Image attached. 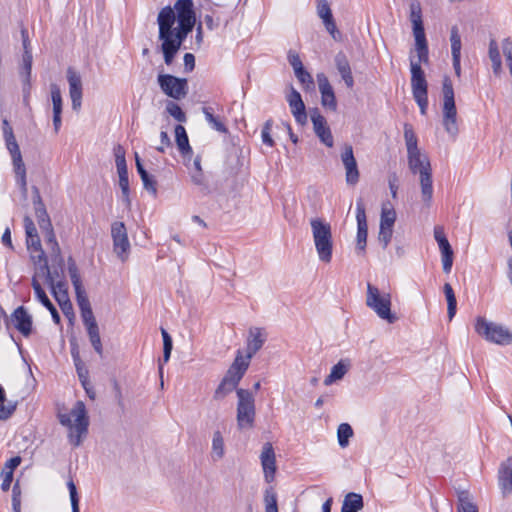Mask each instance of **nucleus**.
<instances>
[{
    "instance_id": "nucleus-38",
    "label": "nucleus",
    "mask_w": 512,
    "mask_h": 512,
    "mask_svg": "<svg viewBox=\"0 0 512 512\" xmlns=\"http://www.w3.org/2000/svg\"><path fill=\"white\" fill-rule=\"evenodd\" d=\"M49 286L58 304L70 300L68 297L67 284L64 281H62L61 279H59V281H55L54 279L53 283H50Z\"/></svg>"
},
{
    "instance_id": "nucleus-14",
    "label": "nucleus",
    "mask_w": 512,
    "mask_h": 512,
    "mask_svg": "<svg viewBox=\"0 0 512 512\" xmlns=\"http://www.w3.org/2000/svg\"><path fill=\"white\" fill-rule=\"evenodd\" d=\"M66 77L69 84V96L72 102V109L78 111L82 105L83 95L81 76L73 67H68Z\"/></svg>"
},
{
    "instance_id": "nucleus-40",
    "label": "nucleus",
    "mask_w": 512,
    "mask_h": 512,
    "mask_svg": "<svg viewBox=\"0 0 512 512\" xmlns=\"http://www.w3.org/2000/svg\"><path fill=\"white\" fill-rule=\"evenodd\" d=\"M348 371V364L343 361H339L331 369L330 374L324 379L326 386L331 385L333 382L342 379Z\"/></svg>"
},
{
    "instance_id": "nucleus-7",
    "label": "nucleus",
    "mask_w": 512,
    "mask_h": 512,
    "mask_svg": "<svg viewBox=\"0 0 512 512\" xmlns=\"http://www.w3.org/2000/svg\"><path fill=\"white\" fill-rule=\"evenodd\" d=\"M421 63L416 62L414 59L410 60L411 89L413 98L420 108V113L426 115L428 109V83L425 73L421 68Z\"/></svg>"
},
{
    "instance_id": "nucleus-51",
    "label": "nucleus",
    "mask_w": 512,
    "mask_h": 512,
    "mask_svg": "<svg viewBox=\"0 0 512 512\" xmlns=\"http://www.w3.org/2000/svg\"><path fill=\"white\" fill-rule=\"evenodd\" d=\"M203 113L206 121L218 132H226V126L214 116L213 109L211 107H203Z\"/></svg>"
},
{
    "instance_id": "nucleus-20",
    "label": "nucleus",
    "mask_w": 512,
    "mask_h": 512,
    "mask_svg": "<svg viewBox=\"0 0 512 512\" xmlns=\"http://www.w3.org/2000/svg\"><path fill=\"white\" fill-rule=\"evenodd\" d=\"M250 361V358L243 355L241 350H238L233 363L230 365L225 375L239 383L248 370Z\"/></svg>"
},
{
    "instance_id": "nucleus-44",
    "label": "nucleus",
    "mask_w": 512,
    "mask_h": 512,
    "mask_svg": "<svg viewBox=\"0 0 512 512\" xmlns=\"http://www.w3.org/2000/svg\"><path fill=\"white\" fill-rule=\"evenodd\" d=\"M32 62H33L32 52L23 53L22 63H21V68H20V75L23 78V81L25 84L30 83Z\"/></svg>"
},
{
    "instance_id": "nucleus-18",
    "label": "nucleus",
    "mask_w": 512,
    "mask_h": 512,
    "mask_svg": "<svg viewBox=\"0 0 512 512\" xmlns=\"http://www.w3.org/2000/svg\"><path fill=\"white\" fill-rule=\"evenodd\" d=\"M317 82L321 93V104L331 111L337 110V101L333 87L331 86L327 76L323 73L317 74Z\"/></svg>"
},
{
    "instance_id": "nucleus-11",
    "label": "nucleus",
    "mask_w": 512,
    "mask_h": 512,
    "mask_svg": "<svg viewBox=\"0 0 512 512\" xmlns=\"http://www.w3.org/2000/svg\"><path fill=\"white\" fill-rule=\"evenodd\" d=\"M158 84L163 93L176 100L184 98L188 92L187 80L170 74H159Z\"/></svg>"
},
{
    "instance_id": "nucleus-46",
    "label": "nucleus",
    "mask_w": 512,
    "mask_h": 512,
    "mask_svg": "<svg viewBox=\"0 0 512 512\" xmlns=\"http://www.w3.org/2000/svg\"><path fill=\"white\" fill-rule=\"evenodd\" d=\"M265 512H278L277 494L273 487H268L264 491Z\"/></svg>"
},
{
    "instance_id": "nucleus-58",
    "label": "nucleus",
    "mask_w": 512,
    "mask_h": 512,
    "mask_svg": "<svg viewBox=\"0 0 512 512\" xmlns=\"http://www.w3.org/2000/svg\"><path fill=\"white\" fill-rule=\"evenodd\" d=\"M393 235V227L380 226L378 240L385 249L389 245Z\"/></svg>"
},
{
    "instance_id": "nucleus-41",
    "label": "nucleus",
    "mask_w": 512,
    "mask_h": 512,
    "mask_svg": "<svg viewBox=\"0 0 512 512\" xmlns=\"http://www.w3.org/2000/svg\"><path fill=\"white\" fill-rule=\"evenodd\" d=\"M404 139L407 147V154L420 151L417 145V136L414 132L412 125L409 123L404 124Z\"/></svg>"
},
{
    "instance_id": "nucleus-10",
    "label": "nucleus",
    "mask_w": 512,
    "mask_h": 512,
    "mask_svg": "<svg viewBox=\"0 0 512 512\" xmlns=\"http://www.w3.org/2000/svg\"><path fill=\"white\" fill-rule=\"evenodd\" d=\"M366 305L372 309L379 318L394 323L397 317L391 313V295L380 293L379 289L371 283L367 284Z\"/></svg>"
},
{
    "instance_id": "nucleus-26",
    "label": "nucleus",
    "mask_w": 512,
    "mask_h": 512,
    "mask_svg": "<svg viewBox=\"0 0 512 512\" xmlns=\"http://www.w3.org/2000/svg\"><path fill=\"white\" fill-rule=\"evenodd\" d=\"M412 30L415 38V51L418 57L416 62L426 64L429 61V52L424 27L412 28Z\"/></svg>"
},
{
    "instance_id": "nucleus-37",
    "label": "nucleus",
    "mask_w": 512,
    "mask_h": 512,
    "mask_svg": "<svg viewBox=\"0 0 512 512\" xmlns=\"http://www.w3.org/2000/svg\"><path fill=\"white\" fill-rule=\"evenodd\" d=\"M396 211L390 202H384L381 208L380 226L394 227Z\"/></svg>"
},
{
    "instance_id": "nucleus-24",
    "label": "nucleus",
    "mask_w": 512,
    "mask_h": 512,
    "mask_svg": "<svg viewBox=\"0 0 512 512\" xmlns=\"http://www.w3.org/2000/svg\"><path fill=\"white\" fill-rule=\"evenodd\" d=\"M499 487L504 495L512 493V457L504 461L498 474Z\"/></svg>"
},
{
    "instance_id": "nucleus-27",
    "label": "nucleus",
    "mask_w": 512,
    "mask_h": 512,
    "mask_svg": "<svg viewBox=\"0 0 512 512\" xmlns=\"http://www.w3.org/2000/svg\"><path fill=\"white\" fill-rule=\"evenodd\" d=\"M335 63H336V67H337L343 81L345 82L346 86L348 88H352L354 85V79L352 76L350 64H349L346 56L342 53H339L335 57Z\"/></svg>"
},
{
    "instance_id": "nucleus-56",
    "label": "nucleus",
    "mask_w": 512,
    "mask_h": 512,
    "mask_svg": "<svg viewBox=\"0 0 512 512\" xmlns=\"http://www.w3.org/2000/svg\"><path fill=\"white\" fill-rule=\"evenodd\" d=\"M192 182L201 188L203 193H208V185L206 177L203 171H191L190 172Z\"/></svg>"
},
{
    "instance_id": "nucleus-22",
    "label": "nucleus",
    "mask_w": 512,
    "mask_h": 512,
    "mask_svg": "<svg viewBox=\"0 0 512 512\" xmlns=\"http://www.w3.org/2000/svg\"><path fill=\"white\" fill-rule=\"evenodd\" d=\"M266 341V334L263 329L253 327L249 329L246 342V356L250 359L262 348Z\"/></svg>"
},
{
    "instance_id": "nucleus-34",
    "label": "nucleus",
    "mask_w": 512,
    "mask_h": 512,
    "mask_svg": "<svg viewBox=\"0 0 512 512\" xmlns=\"http://www.w3.org/2000/svg\"><path fill=\"white\" fill-rule=\"evenodd\" d=\"M238 384L239 383H237L236 381L232 380L231 378H229L225 375L214 392V399L221 400V399L225 398L232 391H234V390L237 391L236 388H237Z\"/></svg>"
},
{
    "instance_id": "nucleus-59",
    "label": "nucleus",
    "mask_w": 512,
    "mask_h": 512,
    "mask_svg": "<svg viewBox=\"0 0 512 512\" xmlns=\"http://www.w3.org/2000/svg\"><path fill=\"white\" fill-rule=\"evenodd\" d=\"M119 186L122 192V200L125 205L129 208L131 206L130 189H129V178H119Z\"/></svg>"
},
{
    "instance_id": "nucleus-64",
    "label": "nucleus",
    "mask_w": 512,
    "mask_h": 512,
    "mask_svg": "<svg viewBox=\"0 0 512 512\" xmlns=\"http://www.w3.org/2000/svg\"><path fill=\"white\" fill-rule=\"evenodd\" d=\"M288 61H289L290 65L293 67L294 73H296L297 71H300L301 69L304 68L302 61L296 52L289 51Z\"/></svg>"
},
{
    "instance_id": "nucleus-25",
    "label": "nucleus",
    "mask_w": 512,
    "mask_h": 512,
    "mask_svg": "<svg viewBox=\"0 0 512 512\" xmlns=\"http://www.w3.org/2000/svg\"><path fill=\"white\" fill-rule=\"evenodd\" d=\"M412 30L415 38V51L418 57L416 62L426 64L429 61V52L424 27L412 28Z\"/></svg>"
},
{
    "instance_id": "nucleus-53",
    "label": "nucleus",
    "mask_w": 512,
    "mask_h": 512,
    "mask_svg": "<svg viewBox=\"0 0 512 512\" xmlns=\"http://www.w3.org/2000/svg\"><path fill=\"white\" fill-rule=\"evenodd\" d=\"M317 15L322 20V22H326L333 18L332 11L330 5L327 0H317Z\"/></svg>"
},
{
    "instance_id": "nucleus-13",
    "label": "nucleus",
    "mask_w": 512,
    "mask_h": 512,
    "mask_svg": "<svg viewBox=\"0 0 512 512\" xmlns=\"http://www.w3.org/2000/svg\"><path fill=\"white\" fill-rule=\"evenodd\" d=\"M341 161L345 168V178L348 185H356L359 182L360 173L354 157L353 147L345 144L341 152Z\"/></svg>"
},
{
    "instance_id": "nucleus-1",
    "label": "nucleus",
    "mask_w": 512,
    "mask_h": 512,
    "mask_svg": "<svg viewBox=\"0 0 512 512\" xmlns=\"http://www.w3.org/2000/svg\"><path fill=\"white\" fill-rule=\"evenodd\" d=\"M157 24L164 62L171 65L182 43L196 25L194 2L177 0L173 7H163L158 13Z\"/></svg>"
},
{
    "instance_id": "nucleus-42",
    "label": "nucleus",
    "mask_w": 512,
    "mask_h": 512,
    "mask_svg": "<svg viewBox=\"0 0 512 512\" xmlns=\"http://www.w3.org/2000/svg\"><path fill=\"white\" fill-rule=\"evenodd\" d=\"M71 355L75 364V368L78 374V377L81 381L82 386H85L88 378V370L85 367L83 361L80 358L79 351L77 348H72Z\"/></svg>"
},
{
    "instance_id": "nucleus-29",
    "label": "nucleus",
    "mask_w": 512,
    "mask_h": 512,
    "mask_svg": "<svg viewBox=\"0 0 512 512\" xmlns=\"http://www.w3.org/2000/svg\"><path fill=\"white\" fill-rule=\"evenodd\" d=\"M34 292L36 298L41 302L43 306H45L51 313V316L53 318V321L55 324H60V315L58 311L56 310L55 306L52 304V302L49 300L48 296L46 295L45 291L43 290L41 284H34Z\"/></svg>"
},
{
    "instance_id": "nucleus-55",
    "label": "nucleus",
    "mask_w": 512,
    "mask_h": 512,
    "mask_svg": "<svg viewBox=\"0 0 512 512\" xmlns=\"http://www.w3.org/2000/svg\"><path fill=\"white\" fill-rule=\"evenodd\" d=\"M161 334L163 338V362L166 363L169 361L172 351V338L163 328L161 329Z\"/></svg>"
},
{
    "instance_id": "nucleus-63",
    "label": "nucleus",
    "mask_w": 512,
    "mask_h": 512,
    "mask_svg": "<svg viewBox=\"0 0 512 512\" xmlns=\"http://www.w3.org/2000/svg\"><path fill=\"white\" fill-rule=\"evenodd\" d=\"M271 129H272V121L268 120L265 122L263 129H262V133H261L263 143L270 147H272L274 145V141L270 135Z\"/></svg>"
},
{
    "instance_id": "nucleus-16",
    "label": "nucleus",
    "mask_w": 512,
    "mask_h": 512,
    "mask_svg": "<svg viewBox=\"0 0 512 512\" xmlns=\"http://www.w3.org/2000/svg\"><path fill=\"white\" fill-rule=\"evenodd\" d=\"M310 118L313 123V129L315 134L318 136L320 141L327 147H332L334 144L333 136L327 121L323 115H321L318 108L310 110Z\"/></svg>"
},
{
    "instance_id": "nucleus-62",
    "label": "nucleus",
    "mask_w": 512,
    "mask_h": 512,
    "mask_svg": "<svg viewBox=\"0 0 512 512\" xmlns=\"http://www.w3.org/2000/svg\"><path fill=\"white\" fill-rule=\"evenodd\" d=\"M29 253L30 259L33 262L34 266L41 265L42 263H48L46 254L42 248L37 250H31L29 251Z\"/></svg>"
},
{
    "instance_id": "nucleus-45",
    "label": "nucleus",
    "mask_w": 512,
    "mask_h": 512,
    "mask_svg": "<svg viewBox=\"0 0 512 512\" xmlns=\"http://www.w3.org/2000/svg\"><path fill=\"white\" fill-rule=\"evenodd\" d=\"M443 291L448 304V318L452 320L456 313L457 301L452 286L449 283H445Z\"/></svg>"
},
{
    "instance_id": "nucleus-17",
    "label": "nucleus",
    "mask_w": 512,
    "mask_h": 512,
    "mask_svg": "<svg viewBox=\"0 0 512 512\" xmlns=\"http://www.w3.org/2000/svg\"><path fill=\"white\" fill-rule=\"evenodd\" d=\"M264 478L267 483H271L276 473V456L274 448L270 442H266L262 447L260 455Z\"/></svg>"
},
{
    "instance_id": "nucleus-12",
    "label": "nucleus",
    "mask_w": 512,
    "mask_h": 512,
    "mask_svg": "<svg viewBox=\"0 0 512 512\" xmlns=\"http://www.w3.org/2000/svg\"><path fill=\"white\" fill-rule=\"evenodd\" d=\"M111 236L113 239V248L117 256L125 261L130 250L127 230L123 222H114L111 226Z\"/></svg>"
},
{
    "instance_id": "nucleus-49",
    "label": "nucleus",
    "mask_w": 512,
    "mask_h": 512,
    "mask_svg": "<svg viewBox=\"0 0 512 512\" xmlns=\"http://www.w3.org/2000/svg\"><path fill=\"white\" fill-rule=\"evenodd\" d=\"M451 54L452 57L461 56V37L457 26H453L450 31Z\"/></svg>"
},
{
    "instance_id": "nucleus-50",
    "label": "nucleus",
    "mask_w": 512,
    "mask_h": 512,
    "mask_svg": "<svg viewBox=\"0 0 512 512\" xmlns=\"http://www.w3.org/2000/svg\"><path fill=\"white\" fill-rule=\"evenodd\" d=\"M50 94L51 100L53 104V113H62V94L61 89L58 84L51 83L50 84Z\"/></svg>"
},
{
    "instance_id": "nucleus-60",
    "label": "nucleus",
    "mask_w": 512,
    "mask_h": 512,
    "mask_svg": "<svg viewBox=\"0 0 512 512\" xmlns=\"http://www.w3.org/2000/svg\"><path fill=\"white\" fill-rule=\"evenodd\" d=\"M166 110L177 121L184 122L186 120L185 113L182 111L181 107L178 104L174 102H169L166 106Z\"/></svg>"
},
{
    "instance_id": "nucleus-28",
    "label": "nucleus",
    "mask_w": 512,
    "mask_h": 512,
    "mask_svg": "<svg viewBox=\"0 0 512 512\" xmlns=\"http://www.w3.org/2000/svg\"><path fill=\"white\" fill-rule=\"evenodd\" d=\"M77 304L79 306L80 312H81V318L83 321V324L86 326L92 325L97 323L96 319L94 317L90 301L87 297V294L80 295L79 297H76Z\"/></svg>"
},
{
    "instance_id": "nucleus-15",
    "label": "nucleus",
    "mask_w": 512,
    "mask_h": 512,
    "mask_svg": "<svg viewBox=\"0 0 512 512\" xmlns=\"http://www.w3.org/2000/svg\"><path fill=\"white\" fill-rule=\"evenodd\" d=\"M10 153L13 170L15 173L16 183L21 189L24 197L27 195V179H26V167L23 162L22 154L19 145L13 146L7 149Z\"/></svg>"
},
{
    "instance_id": "nucleus-47",
    "label": "nucleus",
    "mask_w": 512,
    "mask_h": 512,
    "mask_svg": "<svg viewBox=\"0 0 512 512\" xmlns=\"http://www.w3.org/2000/svg\"><path fill=\"white\" fill-rule=\"evenodd\" d=\"M224 456V440L220 431L213 434L212 457L214 460H220Z\"/></svg>"
},
{
    "instance_id": "nucleus-4",
    "label": "nucleus",
    "mask_w": 512,
    "mask_h": 512,
    "mask_svg": "<svg viewBox=\"0 0 512 512\" xmlns=\"http://www.w3.org/2000/svg\"><path fill=\"white\" fill-rule=\"evenodd\" d=\"M442 100V125L449 136L455 139L459 133V126L454 88L449 76L443 77Z\"/></svg>"
},
{
    "instance_id": "nucleus-54",
    "label": "nucleus",
    "mask_w": 512,
    "mask_h": 512,
    "mask_svg": "<svg viewBox=\"0 0 512 512\" xmlns=\"http://www.w3.org/2000/svg\"><path fill=\"white\" fill-rule=\"evenodd\" d=\"M6 396L3 387L0 385V420L8 419L15 410L14 405H5Z\"/></svg>"
},
{
    "instance_id": "nucleus-36",
    "label": "nucleus",
    "mask_w": 512,
    "mask_h": 512,
    "mask_svg": "<svg viewBox=\"0 0 512 512\" xmlns=\"http://www.w3.org/2000/svg\"><path fill=\"white\" fill-rule=\"evenodd\" d=\"M68 272L71 279V282L74 286L76 297L80 295H85L86 291L83 288L82 281L78 272V268L75 262L70 258L68 261Z\"/></svg>"
},
{
    "instance_id": "nucleus-57",
    "label": "nucleus",
    "mask_w": 512,
    "mask_h": 512,
    "mask_svg": "<svg viewBox=\"0 0 512 512\" xmlns=\"http://www.w3.org/2000/svg\"><path fill=\"white\" fill-rule=\"evenodd\" d=\"M67 487H68L69 494H70V501H71L72 512H80V510H79V497H78V494H77L76 485L74 484L72 479H70L67 482Z\"/></svg>"
},
{
    "instance_id": "nucleus-52",
    "label": "nucleus",
    "mask_w": 512,
    "mask_h": 512,
    "mask_svg": "<svg viewBox=\"0 0 512 512\" xmlns=\"http://www.w3.org/2000/svg\"><path fill=\"white\" fill-rule=\"evenodd\" d=\"M2 131L3 137L5 141L6 148H11L13 146H17L18 143L16 141L13 129L7 119L2 120Z\"/></svg>"
},
{
    "instance_id": "nucleus-32",
    "label": "nucleus",
    "mask_w": 512,
    "mask_h": 512,
    "mask_svg": "<svg viewBox=\"0 0 512 512\" xmlns=\"http://www.w3.org/2000/svg\"><path fill=\"white\" fill-rule=\"evenodd\" d=\"M363 498L357 493H348L343 501L341 512H358L363 508Z\"/></svg>"
},
{
    "instance_id": "nucleus-43",
    "label": "nucleus",
    "mask_w": 512,
    "mask_h": 512,
    "mask_svg": "<svg viewBox=\"0 0 512 512\" xmlns=\"http://www.w3.org/2000/svg\"><path fill=\"white\" fill-rule=\"evenodd\" d=\"M409 8L412 28L424 27L422 21V8L420 3L417 0H411Z\"/></svg>"
},
{
    "instance_id": "nucleus-33",
    "label": "nucleus",
    "mask_w": 512,
    "mask_h": 512,
    "mask_svg": "<svg viewBox=\"0 0 512 512\" xmlns=\"http://www.w3.org/2000/svg\"><path fill=\"white\" fill-rule=\"evenodd\" d=\"M439 249L442 254L443 270L446 273L451 271L453 265V250L448 239L438 242Z\"/></svg>"
},
{
    "instance_id": "nucleus-21",
    "label": "nucleus",
    "mask_w": 512,
    "mask_h": 512,
    "mask_svg": "<svg viewBox=\"0 0 512 512\" xmlns=\"http://www.w3.org/2000/svg\"><path fill=\"white\" fill-rule=\"evenodd\" d=\"M287 101L296 122L300 125H304L307 122V113L300 93L294 88H291V92L287 96Z\"/></svg>"
},
{
    "instance_id": "nucleus-35",
    "label": "nucleus",
    "mask_w": 512,
    "mask_h": 512,
    "mask_svg": "<svg viewBox=\"0 0 512 512\" xmlns=\"http://www.w3.org/2000/svg\"><path fill=\"white\" fill-rule=\"evenodd\" d=\"M40 279H44L47 284L53 283L55 279L52 271L50 270L48 263H42L41 265H36L34 268V275L32 277V287L34 288V284H41Z\"/></svg>"
},
{
    "instance_id": "nucleus-39",
    "label": "nucleus",
    "mask_w": 512,
    "mask_h": 512,
    "mask_svg": "<svg viewBox=\"0 0 512 512\" xmlns=\"http://www.w3.org/2000/svg\"><path fill=\"white\" fill-rule=\"evenodd\" d=\"M458 512H478L468 491H458Z\"/></svg>"
},
{
    "instance_id": "nucleus-5",
    "label": "nucleus",
    "mask_w": 512,
    "mask_h": 512,
    "mask_svg": "<svg viewBox=\"0 0 512 512\" xmlns=\"http://www.w3.org/2000/svg\"><path fill=\"white\" fill-rule=\"evenodd\" d=\"M312 237L319 260L330 263L333 253V237L330 223L321 218L310 220Z\"/></svg>"
},
{
    "instance_id": "nucleus-48",
    "label": "nucleus",
    "mask_w": 512,
    "mask_h": 512,
    "mask_svg": "<svg viewBox=\"0 0 512 512\" xmlns=\"http://www.w3.org/2000/svg\"><path fill=\"white\" fill-rule=\"evenodd\" d=\"M353 436V429L348 423H342L338 426L337 437L339 445L345 448L349 444V439Z\"/></svg>"
},
{
    "instance_id": "nucleus-23",
    "label": "nucleus",
    "mask_w": 512,
    "mask_h": 512,
    "mask_svg": "<svg viewBox=\"0 0 512 512\" xmlns=\"http://www.w3.org/2000/svg\"><path fill=\"white\" fill-rule=\"evenodd\" d=\"M12 322L14 327L25 337L32 332V317L28 314L24 307H18L12 314Z\"/></svg>"
},
{
    "instance_id": "nucleus-9",
    "label": "nucleus",
    "mask_w": 512,
    "mask_h": 512,
    "mask_svg": "<svg viewBox=\"0 0 512 512\" xmlns=\"http://www.w3.org/2000/svg\"><path fill=\"white\" fill-rule=\"evenodd\" d=\"M475 331L485 340L497 345H511L512 332L503 325L487 321L484 317H477Z\"/></svg>"
},
{
    "instance_id": "nucleus-61",
    "label": "nucleus",
    "mask_w": 512,
    "mask_h": 512,
    "mask_svg": "<svg viewBox=\"0 0 512 512\" xmlns=\"http://www.w3.org/2000/svg\"><path fill=\"white\" fill-rule=\"evenodd\" d=\"M295 76L299 80V82L304 86L305 89H311L314 87V81L310 73H308L304 68L295 73Z\"/></svg>"
},
{
    "instance_id": "nucleus-3",
    "label": "nucleus",
    "mask_w": 512,
    "mask_h": 512,
    "mask_svg": "<svg viewBox=\"0 0 512 512\" xmlns=\"http://www.w3.org/2000/svg\"><path fill=\"white\" fill-rule=\"evenodd\" d=\"M59 422L70 429L68 435L70 443L77 447L82 442V437L87 434L89 418L85 404L77 401L69 413H60Z\"/></svg>"
},
{
    "instance_id": "nucleus-2",
    "label": "nucleus",
    "mask_w": 512,
    "mask_h": 512,
    "mask_svg": "<svg viewBox=\"0 0 512 512\" xmlns=\"http://www.w3.org/2000/svg\"><path fill=\"white\" fill-rule=\"evenodd\" d=\"M408 167L413 174H419L421 200L430 208L433 201L432 168L428 156L421 151L407 154Z\"/></svg>"
},
{
    "instance_id": "nucleus-19",
    "label": "nucleus",
    "mask_w": 512,
    "mask_h": 512,
    "mask_svg": "<svg viewBox=\"0 0 512 512\" xmlns=\"http://www.w3.org/2000/svg\"><path fill=\"white\" fill-rule=\"evenodd\" d=\"M356 220H357V249L364 251L367 242L368 225L366 220L365 206L362 200H358L356 204Z\"/></svg>"
},
{
    "instance_id": "nucleus-6",
    "label": "nucleus",
    "mask_w": 512,
    "mask_h": 512,
    "mask_svg": "<svg viewBox=\"0 0 512 512\" xmlns=\"http://www.w3.org/2000/svg\"><path fill=\"white\" fill-rule=\"evenodd\" d=\"M35 197H34V206H35V214L38 221V225L40 229L45 233V240L47 245L50 246L51 252L55 257L59 258L60 265L63 263V259L61 257V250L59 244L56 240V236L49 218V215L44 207V204L41 200L39 191L36 187H34Z\"/></svg>"
},
{
    "instance_id": "nucleus-8",
    "label": "nucleus",
    "mask_w": 512,
    "mask_h": 512,
    "mask_svg": "<svg viewBox=\"0 0 512 512\" xmlns=\"http://www.w3.org/2000/svg\"><path fill=\"white\" fill-rule=\"evenodd\" d=\"M237 427L240 430L251 429L254 426L256 408L255 398L251 391L246 389H237Z\"/></svg>"
},
{
    "instance_id": "nucleus-31",
    "label": "nucleus",
    "mask_w": 512,
    "mask_h": 512,
    "mask_svg": "<svg viewBox=\"0 0 512 512\" xmlns=\"http://www.w3.org/2000/svg\"><path fill=\"white\" fill-rule=\"evenodd\" d=\"M175 138L177 147L181 155L184 158H186L187 156L190 157L192 154V148L190 147L186 130L182 125H177L175 127Z\"/></svg>"
},
{
    "instance_id": "nucleus-30",
    "label": "nucleus",
    "mask_w": 512,
    "mask_h": 512,
    "mask_svg": "<svg viewBox=\"0 0 512 512\" xmlns=\"http://www.w3.org/2000/svg\"><path fill=\"white\" fill-rule=\"evenodd\" d=\"M135 162H136V168L137 172L139 173L141 180L143 182L144 188L152 193L154 196L157 194V187H156V181L153 179L151 175L145 170L140 157L138 154H135Z\"/></svg>"
}]
</instances>
